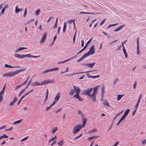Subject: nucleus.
I'll list each match as a JSON object with an SVG mask.
<instances>
[{"label": "nucleus", "instance_id": "obj_61", "mask_svg": "<svg viewBox=\"0 0 146 146\" xmlns=\"http://www.w3.org/2000/svg\"><path fill=\"white\" fill-rule=\"evenodd\" d=\"M136 85H137V82H134V85H133V88L134 89L135 88Z\"/></svg>", "mask_w": 146, "mask_h": 146}, {"label": "nucleus", "instance_id": "obj_46", "mask_svg": "<svg viewBox=\"0 0 146 146\" xmlns=\"http://www.w3.org/2000/svg\"><path fill=\"white\" fill-rule=\"evenodd\" d=\"M92 38H91V39H90L88 41V42L86 43V45H86L87 46V47L88 44L89 43H90L91 42V40H92Z\"/></svg>", "mask_w": 146, "mask_h": 146}, {"label": "nucleus", "instance_id": "obj_48", "mask_svg": "<svg viewBox=\"0 0 146 146\" xmlns=\"http://www.w3.org/2000/svg\"><path fill=\"white\" fill-rule=\"evenodd\" d=\"M34 19H32L31 20H29V21H27L26 23V24H29L31 22L33 21H34Z\"/></svg>", "mask_w": 146, "mask_h": 146}, {"label": "nucleus", "instance_id": "obj_64", "mask_svg": "<svg viewBox=\"0 0 146 146\" xmlns=\"http://www.w3.org/2000/svg\"><path fill=\"white\" fill-rule=\"evenodd\" d=\"M119 143V142L117 141L115 143L114 145L113 146H117Z\"/></svg>", "mask_w": 146, "mask_h": 146}, {"label": "nucleus", "instance_id": "obj_56", "mask_svg": "<svg viewBox=\"0 0 146 146\" xmlns=\"http://www.w3.org/2000/svg\"><path fill=\"white\" fill-rule=\"evenodd\" d=\"M3 100V96L1 95H0V102H1Z\"/></svg>", "mask_w": 146, "mask_h": 146}, {"label": "nucleus", "instance_id": "obj_36", "mask_svg": "<svg viewBox=\"0 0 146 146\" xmlns=\"http://www.w3.org/2000/svg\"><path fill=\"white\" fill-rule=\"evenodd\" d=\"M8 137V136L6 135L5 134H4L2 136L0 137V140L3 138H7Z\"/></svg>", "mask_w": 146, "mask_h": 146}, {"label": "nucleus", "instance_id": "obj_39", "mask_svg": "<svg viewBox=\"0 0 146 146\" xmlns=\"http://www.w3.org/2000/svg\"><path fill=\"white\" fill-rule=\"evenodd\" d=\"M129 111H130V110L129 109H128L127 110L125 111V112H124V114L125 115L127 116L128 114V113Z\"/></svg>", "mask_w": 146, "mask_h": 146}, {"label": "nucleus", "instance_id": "obj_6", "mask_svg": "<svg viewBox=\"0 0 146 146\" xmlns=\"http://www.w3.org/2000/svg\"><path fill=\"white\" fill-rule=\"evenodd\" d=\"M74 90H75L76 94L75 95H78L79 94L80 92V89L78 87L76 86H73Z\"/></svg>", "mask_w": 146, "mask_h": 146}, {"label": "nucleus", "instance_id": "obj_25", "mask_svg": "<svg viewBox=\"0 0 146 146\" xmlns=\"http://www.w3.org/2000/svg\"><path fill=\"white\" fill-rule=\"evenodd\" d=\"M124 94L117 95V100L118 101H119V100H120L122 98V97L124 96Z\"/></svg>", "mask_w": 146, "mask_h": 146}, {"label": "nucleus", "instance_id": "obj_43", "mask_svg": "<svg viewBox=\"0 0 146 146\" xmlns=\"http://www.w3.org/2000/svg\"><path fill=\"white\" fill-rule=\"evenodd\" d=\"M97 131V129H92V130L90 131L89 132V133H91L94 132H96Z\"/></svg>", "mask_w": 146, "mask_h": 146}, {"label": "nucleus", "instance_id": "obj_2", "mask_svg": "<svg viewBox=\"0 0 146 146\" xmlns=\"http://www.w3.org/2000/svg\"><path fill=\"white\" fill-rule=\"evenodd\" d=\"M95 52L94 45L92 46L90 48V50L89 52L85 54V55L87 57L90 55L94 54Z\"/></svg>", "mask_w": 146, "mask_h": 146}, {"label": "nucleus", "instance_id": "obj_55", "mask_svg": "<svg viewBox=\"0 0 146 146\" xmlns=\"http://www.w3.org/2000/svg\"><path fill=\"white\" fill-rule=\"evenodd\" d=\"M15 103L13 101L12 102L10 103L9 104L10 106H13L14 105Z\"/></svg>", "mask_w": 146, "mask_h": 146}, {"label": "nucleus", "instance_id": "obj_23", "mask_svg": "<svg viewBox=\"0 0 146 146\" xmlns=\"http://www.w3.org/2000/svg\"><path fill=\"white\" fill-rule=\"evenodd\" d=\"M98 88L99 86H97L96 87H95L94 88V92L93 93L97 94L98 91Z\"/></svg>", "mask_w": 146, "mask_h": 146}, {"label": "nucleus", "instance_id": "obj_7", "mask_svg": "<svg viewBox=\"0 0 146 146\" xmlns=\"http://www.w3.org/2000/svg\"><path fill=\"white\" fill-rule=\"evenodd\" d=\"M96 94L93 93L92 94H90L89 96L90 98L94 102L96 101Z\"/></svg>", "mask_w": 146, "mask_h": 146}, {"label": "nucleus", "instance_id": "obj_24", "mask_svg": "<svg viewBox=\"0 0 146 146\" xmlns=\"http://www.w3.org/2000/svg\"><path fill=\"white\" fill-rule=\"evenodd\" d=\"M104 92H105V88L104 86H103L102 89V97H103L104 95Z\"/></svg>", "mask_w": 146, "mask_h": 146}, {"label": "nucleus", "instance_id": "obj_62", "mask_svg": "<svg viewBox=\"0 0 146 146\" xmlns=\"http://www.w3.org/2000/svg\"><path fill=\"white\" fill-rule=\"evenodd\" d=\"M146 142V139H144L142 141V144L143 145Z\"/></svg>", "mask_w": 146, "mask_h": 146}, {"label": "nucleus", "instance_id": "obj_33", "mask_svg": "<svg viewBox=\"0 0 146 146\" xmlns=\"http://www.w3.org/2000/svg\"><path fill=\"white\" fill-rule=\"evenodd\" d=\"M22 121V119H20L17 121H15L13 123V124L15 125L21 122Z\"/></svg>", "mask_w": 146, "mask_h": 146}, {"label": "nucleus", "instance_id": "obj_26", "mask_svg": "<svg viewBox=\"0 0 146 146\" xmlns=\"http://www.w3.org/2000/svg\"><path fill=\"white\" fill-rule=\"evenodd\" d=\"M22 11V9H18L17 6H16L15 9V13H18L19 12Z\"/></svg>", "mask_w": 146, "mask_h": 146}, {"label": "nucleus", "instance_id": "obj_14", "mask_svg": "<svg viewBox=\"0 0 146 146\" xmlns=\"http://www.w3.org/2000/svg\"><path fill=\"white\" fill-rule=\"evenodd\" d=\"M74 97L77 98L80 101L82 102L83 101V99L79 96V94L78 95H74Z\"/></svg>", "mask_w": 146, "mask_h": 146}, {"label": "nucleus", "instance_id": "obj_27", "mask_svg": "<svg viewBox=\"0 0 146 146\" xmlns=\"http://www.w3.org/2000/svg\"><path fill=\"white\" fill-rule=\"evenodd\" d=\"M104 105L106 106H108V107L110 106V105L108 103V102L106 101L105 100L104 101L103 103Z\"/></svg>", "mask_w": 146, "mask_h": 146}, {"label": "nucleus", "instance_id": "obj_1", "mask_svg": "<svg viewBox=\"0 0 146 146\" xmlns=\"http://www.w3.org/2000/svg\"><path fill=\"white\" fill-rule=\"evenodd\" d=\"M82 128L81 124H79L74 127L72 129V131L73 134H74L79 132Z\"/></svg>", "mask_w": 146, "mask_h": 146}, {"label": "nucleus", "instance_id": "obj_32", "mask_svg": "<svg viewBox=\"0 0 146 146\" xmlns=\"http://www.w3.org/2000/svg\"><path fill=\"white\" fill-rule=\"evenodd\" d=\"M66 23L65 22H64V25L63 28V32L64 33H65L66 28Z\"/></svg>", "mask_w": 146, "mask_h": 146}, {"label": "nucleus", "instance_id": "obj_8", "mask_svg": "<svg viewBox=\"0 0 146 146\" xmlns=\"http://www.w3.org/2000/svg\"><path fill=\"white\" fill-rule=\"evenodd\" d=\"M95 64L96 63L95 62H94L92 63H83L82 64V65L84 66H86L91 68H92L95 65Z\"/></svg>", "mask_w": 146, "mask_h": 146}, {"label": "nucleus", "instance_id": "obj_3", "mask_svg": "<svg viewBox=\"0 0 146 146\" xmlns=\"http://www.w3.org/2000/svg\"><path fill=\"white\" fill-rule=\"evenodd\" d=\"M25 70V68H23L22 69L14 71L11 72V76H14L15 75L17 74L18 73L23 71Z\"/></svg>", "mask_w": 146, "mask_h": 146}, {"label": "nucleus", "instance_id": "obj_9", "mask_svg": "<svg viewBox=\"0 0 146 146\" xmlns=\"http://www.w3.org/2000/svg\"><path fill=\"white\" fill-rule=\"evenodd\" d=\"M60 96V93L59 92H58L56 94V95L54 98V102L55 103H56L58 101L59 98Z\"/></svg>", "mask_w": 146, "mask_h": 146}, {"label": "nucleus", "instance_id": "obj_16", "mask_svg": "<svg viewBox=\"0 0 146 146\" xmlns=\"http://www.w3.org/2000/svg\"><path fill=\"white\" fill-rule=\"evenodd\" d=\"M86 75H87L88 78H99L100 77V76L99 75H97L96 76H90L89 74H86Z\"/></svg>", "mask_w": 146, "mask_h": 146}, {"label": "nucleus", "instance_id": "obj_37", "mask_svg": "<svg viewBox=\"0 0 146 146\" xmlns=\"http://www.w3.org/2000/svg\"><path fill=\"white\" fill-rule=\"evenodd\" d=\"M52 71L51 69H48L42 72V74H44L46 72Z\"/></svg>", "mask_w": 146, "mask_h": 146}, {"label": "nucleus", "instance_id": "obj_19", "mask_svg": "<svg viewBox=\"0 0 146 146\" xmlns=\"http://www.w3.org/2000/svg\"><path fill=\"white\" fill-rule=\"evenodd\" d=\"M31 85L33 86H40L41 85V83H39L37 82H33L32 84Z\"/></svg>", "mask_w": 146, "mask_h": 146}, {"label": "nucleus", "instance_id": "obj_20", "mask_svg": "<svg viewBox=\"0 0 146 146\" xmlns=\"http://www.w3.org/2000/svg\"><path fill=\"white\" fill-rule=\"evenodd\" d=\"M125 26V25H123L119 26L115 30V31H118L121 29Z\"/></svg>", "mask_w": 146, "mask_h": 146}, {"label": "nucleus", "instance_id": "obj_29", "mask_svg": "<svg viewBox=\"0 0 146 146\" xmlns=\"http://www.w3.org/2000/svg\"><path fill=\"white\" fill-rule=\"evenodd\" d=\"M64 143V142L63 140H61L60 142L58 143V145L59 146H62Z\"/></svg>", "mask_w": 146, "mask_h": 146}, {"label": "nucleus", "instance_id": "obj_22", "mask_svg": "<svg viewBox=\"0 0 146 146\" xmlns=\"http://www.w3.org/2000/svg\"><path fill=\"white\" fill-rule=\"evenodd\" d=\"M80 14H91V15H93L95 14H98V13H89V12H80Z\"/></svg>", "mask_w": 146, "mask_h": 146}, {"label": "nucleus", "instance_id": "obj_53", "mask_svg": "<svg viewBox=\"0 0 146 146\" xmlns=\"http://www.w3.org/2000/svg\"><path fill=\"white\" fill-rule=\"evenodd\" d=\"M93 139H96L100 137L99 135H94L92 136Z\"/></svg>", "mask_w": 146, "mask_h": 146}, {"label": "nucleus", "instance_id": "obj_38", "mask_svg": "<svg viewBox=\"0 0 146 146\" xmlns=\"http://www.w3.org/2000/svg\"><path fill=\"white\" fill-rule=\"evenodd\" d=\"M52 71L51 69H48L42 72V74H44L46 72Z\"/></svg>", "mask_w": 146, "mask_h": 146}, {"label": "nucleus", "instance_id": "obj_57", "mask_svg": "<svg viewBox=\"0 0 146 146\" xmlns=\"http://www.w3.org/2000/svg\"><path fill=\"white\" fill-rule=\"evenodd\" d=\"M58 68H53L51 69L52 71H54V70H58Z\"/></svg>", "mask_w": 146, "mask_h": 146}, {"label": "nucleus", "instance_id": "obj_28", "mask_svg": "<svg viewBox=\"0 0 146 146\" xmlns=\"http://www.w3.org/2000/svg\"><path fill=\"white\" fill-rule=\"evenodd\" d=\"M27 48L26 47H19L15 52H17L18 51H21L23 49H27Z\"/></svg>", "mask_w": 146, "mask_h": 146}, {"label": "nucleus", "instance_id": "obj_63", "mask_svg": "<svg viewBox=\"0 0 146 146\" xmlns=\"http://www.w3.org/2000/svg\"><path fill=\"white\" fill-rule=\"evenodd\" d=\"M105 20L106 19H105L102 21L100 24V25H102L103 23H104Z\"/></svg>", "mask_w": 146, "mask_h": 146}, {"label": "nucleus", "instance_id": "obj_12", "mask_svg": "<svg viewBox=\"0 0 146 146\" xmlns=\"http://www.w3.org/2000/svg\"><path fill=\"white\" fill-rule=\"evenodd\" d=\"M97 71V70H94L90 71H88V72H76V73H73V74H71V75H75L76 74H82V73H86V72H92V71Z\"/></svg>", "mask_w": 146, "mask_h": 146}, {"label": "nucleus", "instance_id": "obj_13", "mask_svg": "<svg viewBox=\"0 0 146 146\" xmlns=\"http://www.w3.org/2000/svg\"><path fill=\"white\" fill-rule=\"evenodd\" d=\"M137 53L138 54H139L140 53L139 50V40L138 37L137 38Z\"/></svg>", "mask_w": 146, "mask_h": 146}, {"label": "nucleus", "instance_id": "obj_41", "mask_svg": "<svg viewBox=\"0 0 146 146\" xmlns=\"http://www.w3.org/2000/svg\"><path fill=\"white\" fill-rule=\"evenodd\" d=\"M82 135V133H81L79 136H77V137H75L74 138V139L75 140H76L78 138L80 137Z\"/></svg>", "mask_w": 146, "mask_h": 146}, {"label": "nucleus", "instance_id": "obj_11", "mask_svg": "<svg viewBox=\"0 0 146 146\" xmlns=\"http://www.w3.org/2000/svg\"><path fill=\"white\" fill-rule=\"evenodd\" d=\"M76 56H73V57H72V58H70L67 60H64L63 61H62L61 62H58V64H60V63H64V62H67L69 61H70L73 59H74V58H75L76 57Z\"/></svg>", "mask_w": 146, "mask_h": 146}, {"label": "nucleus", "instance_id": "obj_45", "mask_svg": "<svg viewBox=\"0 0 146 146\" xmlns=\"http://www.w3.org/2000/svg\"><path fill=\"white\" fill-rule=\"evenodd\" d=\"M5 67L6 68H13V66L8 65V64H5Z\"/></svg>", "mask_w": 146, "mask_h": 146}, {"label": "nucleus", "instance_id": "obj_10", "mask_svg": "<svg viewBox=\"0 0 146 146\" xmlns=\"http://www.w3.org/2000/svg\"><path fill=\"white\" fill-rule=\"evenodd\" d=\"M46 32H45L43 33L42 37L40 41V42L41 43H43L46 39Z\"/></svg>", "mask_w": 146, "mask_h": 146}, {"label": "nucleus", "instance_id": "obj_51", "mask_svg": "<svg viewBox=\"0 0 146 146\" xmlns=\"http://www.w3.org/2000/svg\"><path fill=\"white\" fill-rule=\"evenodd\" d=\"M31 80H30L29 81V83H28V84L26 85V86L25 88V89H26L27 88V87L31 83Z\"/></svg>", "mask_w": 146, "mask_h": 146}, {"label": "nucleus", "instance_id": "obj_4", "mask_svg": "<svg viewBox=\"0 0 146 146\" xmlns=\"http://www.w3.org/2000/svg\"><path fill=\"white\" fill-rule=\"evenodd\" d=\"M54 82V80H47L41 82V85H45L49 83H53Z\"/></svg>", "mask_w": 146, "mask_h": 146}, {"label": "nucleus", "instance_id": "obj_5", "mask_svg": "<svg viewBox=\"0 0 146 146\" xmlns=\"http://www.w3.org/2000/svg\"><path fill=\"white\" fill-rule=\"evenodd\" d=\"M92 89L93 88H91L85 90L84 92V94L89 96L91 94L90 93L92 91Z\"/></svg>", "mask_w": 146, "mask_h": 146}, {"label": "nucleus", "instance_id": "obj_52", "mask_svg": "<svg viewBox=\"0 0 146 146\" xmlns=\"http://www.w3.org/2000/svg\"><path fill=\"white\" fill-rule=\"evenodd\" d=\"M6 127V125H5L3 126H2L1 127H0V129L1 130L3 129H5V128Z\"/></svg>", "mask_w": 146, "mask_h": 146}, {"label": "nucleus", "instance_id": "obj_30", "mask_svg": "<svg viewBox=\"0 0 146 146\" xmlns=\"http://www.w3.org/2000/svg\"><path fill=\"white\" fill-rule=\"evenodd\" d=\"M75 93V92L74 89L71 90L70 91L69 94L71 96H72Z\"/></svg>", "mask_w": 146, "mask_h": 146}, {"label": "nucleus", "instance_id": "obj_21", "mask_svg": "<svg viewBox=\"0 0 146 146\" xmlns=\"http://www.w3.org/2000/svg\"><path fill=\"white\" fill-rule=\"evenodd\" d=\"M87 121V119L86 118H85L83 120V124H81V125L82 126V128H83L86 124Z\"/></svg>", "mask_w": 146, "mask_h": 146}, {"label": "nucleus", "instance_id": "obj_49", "mask_svg": "<svg viewBox=\"0 0 146 146\" xmlns=\"http://www.w3.org/2000/svg\"><path fill=\"white\" fill-rule=\"evenodd\" d=\"M78 113L79 114H80L82 115H83L84 114V113H83L82 111H81L80 110H78Z\"/></svg>", "mask_w": 146, "mask_h": 146}, {"label": "nucleus", "instance_id": "obj_31", "mask_svg": "<svg viewBox=\"0 0 146 146\" xmlns=\"http://www.w3.org/2000/svg\"><path fill=\"white\" fill-rule=\"evenodd\" d=\"M56 138H57V137L56 135H55V136H54V137H53L51 138V139H50L48 140V143H50V142L53 141L54 139H56Z\"/></svg>", "mask_w": 146, "mask_h": 146}, {"label": "nucleus", "instance_id": "obj_50", "mask_svg": "<svg viewBox=\"0 0 146 146\" xmlns=\"http://www.w3.org/2000/svg\"><path fill=\"white\" fill-rule=\"evenodd\" d=\"M27 13V8H25V12L23 15L24 17H25Z\"/></svg>", "mask_w": 146, "mask_h": 146}, {"label": "nucleus", "instance_id": "obj_59", "mask_svg": "<svg viewBox=\"0 0 146 146\" xmlns=\"http://www.w3.org/2000/svg\"><path fill=\"white\" fill-rule=\"evenodd\" d=\"M28 136L26 137H25L24 138L22 139L21 141H23L25 140H26L28 139Z\"/></svg>", "mask_w": 146, "mask_h": 146}, {"label": "nucleus", "instance_id": "obj_44", "mask_svg": "<svg viewBox=\"0 0 146 146\" xmlns=\"http://www.w3.org/2000/svg\"><path fill=\"white\" fill-rule=\"evenodd\" d=\"M40 11V9H38V10H37L36 11V12H35V15H39V13Z\"/></svg>", "mask_w": 146, "mask_h": 146}, {"label": "nucleus", "instance_id": "obj_35", "mask_svg": "<svg viewBox=\"0 0 146 146\" xmlns=\"http://www.w3.org/2000/svg\"><path fill=\"white\" fill-rule=\"evenodd\" d=\"M123 52L125 55V57L126 58H127L128 56H127V53L126 52V50L125 49V48L123 49Z\"/></svg>", "mask_w": 146, "mask_h": 146}, {"label": "nucleus", "instance_id": "obj_54", "mask_svg": "<svg viewBox=\"0 0 146 146\" xmlns=\"http://www.w3.org/2000/svg\"><path fill=\"white\" fill-rule=\"evenodd\" d=\"M87 48V46L85 45L84 47L81 50H80L81 52H82L85 49Z\"/></svg>", "mask_w": 146, "mask_h": 146}, {"label": "nucleus", "instance_id": "obj_42", "mask_svg": "<svg viewBox=\"0 0 146 146\" xmlns=\"http://www.w3.org/2000/svg\"><path fill=\"white\" fill-rule=\"evenodd\" d=\"M25 88H24L20 92V93H19L18 95V96H21V94L25 92Z\"/></svg>", "mask_w": 146, "mask_h": 146}, {"label": "nucleus", "instance_id": "obj_17", "mask_svg": "<svg viewBox=\"0 0 146 146\" xmlns=\"http://www.w3.org/2000/svg\"><path fill=\"white\" fill-rule=\"evenodd\" d=\"M23 54H15L14 55V56L16 57L20 58H23L24 57Z\"/></svg>", "mask_w": 146, "mask_h": 146}, {"label": "nucleus", "instance_id": "obj_47", "mask_svg": "<svg viewBox=\"0 0 146 146\" xmlns=\"http://www.w3.org/2000/svg\"><path fill=\"white\" fill-rule=\"evenodd\" d=\"M137 108H136V107H135V109L134 110L133 112L132 113V115H134L135 114V113L136 112V110H137Z\"/></svg>", "mask_w": 146, "mask_h": 146}, {"label": "nucleus", "instance_id": "obj_34", "mask_svg": "<svg viewBox=\"0 0 146 146\" xmlns=\"http://www.w3.org/2000/svg\"><path fill=\"white\" fill-rule=\"evenodd\" d=\"M58 129L57 127H55L52 130V133H54Z\"/></svg>", "mask_w": 146, "mask_h": 146}, {"label": "nucleus", "instance_id": "obj_15", "mask_svg": "<svg viewBox=\"0 0 146 146\" xmlns=\"http://www.w3.org/2000/svg\"><path fill=\"white\" fill-rule=\"evenodd\" d=\"M142 96V94H141L139 96V97L138 100L137 101V102L136 105V106H135V107H136V108H138V106L139 105V104L140 103V101L141 99Z\"/></svg>", "mask_w": 146, "mask_h": 146}, {"label": "nucleus", "instance_id": "obj_58", "mask_svg": "<svg viewBox=\"0 0 146 146\" xmlns=\"http://www.w3.org/2000/svg\"><path fill=\"white\" fill-rule=\"evenodd\" d=\"M13 127H11L10 128L8 129H6L5 131H11Z\"/></svg>", "mask_w": 146, "mask_h": 146}, {"label": "nucleus", "instance_id": "obj_40", "mask_svg": "<svg viewBox=\"0 0 146 146\" xmlns=\"http://www.w3.org/2000/svg\"><path fill=\"white\" fill-rule=\"evenodd\" d=\"M24 57H32V56L30 54H23Z\"/></svg>", "mask_w": 146, "mask_h": 146}, {"label": "nucleus", "instance_id": "obj_60", "mask_svg": "<svg viewBox=\"0 0 146 146\" xmlns=\"http://www.w3.org/2000/svg\"><path fill=\"white\" fill-rule=\"evenodd\" d=\"M4 93V91L3 90H1L0 92V95H3Z\"/></svg>", "mask_w": 146, "mask_h": 146}, {"label": "nucleus", "instance_id": "obj_18", "mask_svg": "<svg viewBox=\"0 0 146 146\" xmlns=\"http://www.w3.org/2000/svg\"><path fill=\"white\" fill-rule=\"evenodd\" d=\"M87 57V56H86L85 54L81 58H80V59L77 60V62H79L81 61Z\"/></svg>", "mask_w": 146, "mask_h": 146}]
</instances>
